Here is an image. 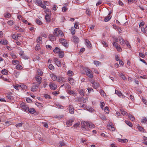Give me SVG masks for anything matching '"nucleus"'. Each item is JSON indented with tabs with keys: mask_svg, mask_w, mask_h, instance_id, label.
Returning a JSON list of instances; mask_svg holds the SVG:
<instances>
[{
	"mask_svg": "<svg viewBox=\"0 0 147 147\" xmlns=\"http://www.w3.org/2000/svg\"><path fill=\"white\" fill-rule=\"evenodd\" d=\"M83 125L82 124V129L84 130V129L85 130H89V128H94V126L93 124L89 123H86V122L83 123Z\"/></svg>",
	"mask_w": 147,
	"mask_h": 147,
	"instance_id": "obj_1",
	"label": "nucleus"
},
{
	"mask_svg": "<svg viewBox=\"0 0 147 147\" xmlns=\"http://www.w3.org/2000/svg\"><path fill=\"white\" fill-rule=\"evenodd\" d=\"M53 34L55 36H59L61 37L64 36L63 32L61 30L59 29V28H56L55 29Z\"/></svg>",
	"mask_w": 147,
	"mask_h": 147,
	"instance_id": "obj_2",
	"label": "nucleus"
},
{
	"mask_svg": "<svg viewBox=\"0 0 147 147\" xmlns=\"http://www.w3.org/2000/svg\"><path fill=\"white\" fill-rule=\"evenodd\" d=\"M49 87L52 90H55L57 89V87L55 83L51 82L49 84Z\"/></svg>",
	"mask_w": 147,
	"mask_h": 147,
	"instance_id": "obj_3",
	"label": "nucleus"
},
{
	"mask_svg": "<svg viewBox=\"0 0 147 147\" xmlns=\"http://www.w3.org/2000/svg\"><path fill=\"white\" fill-rule=\"evenodd\" d=\"M59 41L65 47H68L69 44L66 40L62 38L59 39Z\"/></svg>",
	"mask_w": 147,
	"mask_h": 147,
	"instance_id": "obj_4",
	"label": "nucleus"
},
{
	"mask_svg": "<svg viewBox=\"0 0 147 147\" xmlns=\"http://www.w3.org/2000/svg\"><path fill=\"white\" fill-rule=\"evenodd\" d=\"M87 76L89 77L90 78H93V76L92 74V72L89 69H87L86 71Z\"/></svg>",
	"mask_w": 147,
	"mask_h": 147,
	"instance_id": "obj_5",
	"label": "nucleus"
},
{
	"mask_svg": "<svg viewBox=\"0 0 147 147\" xmlns=\"http://www.w3.org/2000/svg\"><path fill=\"white\" fill-rule=\"evenodd\" d=\"M20 105L21 108L25 111H27L28 109V107L26 105L25 103L24 102L21 103Z\"/></svg>",
	"mask_w": 147,
	"mask_h": 147,
	"instance_id": "obj_6",
	"label": "nucleus"
},
{
	"mask_svg": "<svg viewBox=\"0 0 147 147\" xmlns=\"http://www.w3.org/2000/svg\"><path fill=\"white\" fill-rule=\"evenodd\" d=\"M54 61L56 63L57 65L59 67H61V64L60 61L58 59L56 58L54 59Z\"/></svg>",
	"mask_w": 147,
	"mask_h": 147,
	"instance_id": "obj_7",
	"label": "nucleus"
},
{
	"mask_svg": "<svg viewBox=\"0 0 147 147\" xmlns=\"http://www.w3.org/2000/svg\"><path fill=\"white\" fill-rule=\"evenodd\" d=\"M65 80L64 78L60 76L57 77V82H65Z\"/></svg>",
	"mask_w": 147,
	"mask_h": 147,
	"instance_id": "obj_8",
	"label": "nucleus"
},
{
	"mask_svg": "<svg viewBox=\"0 0 147 147\" xmlns=\"http://www.w3.org/2000/svg\"><path fill=\"white\" fill-rule=\"evenodd\" d=\"M85 44L88 48H91L92 47V45L90 41L88 39H86V40Z\"/></svg>",
	"mask_w": 147,
	"mask_h": 147,
	"instance_id": "obj_9",
	"label": "nucleus"
},
{
	"mask_svg": "<svg viewBox=\"0 0 147 147\" xmlns=\"http://www.w3.org/2000/svg\"><path fill=\"white\" fill-rule=\"evenodd\" d=\"M36 80L38 83L39 84L41 83L42 78L39 76L36 75L35 77Z\"/></svg>",
	"mask_w": 147,
	"mask_h": 147,
	"instance_id": "obj_10",
	"label": "nucleus"
},
{
	"mask_svg": "<svg viewBox=\"0 0 147 147\" xmlns=\"http://www.w3.org/2000/svg\"><path fill=\"white\" fill-rule=\"evenodd\" d=\"M68 80L69 83L72 85H74L75 84V80L73 78H68Z\"/></svg>",
	"mask_w": 147,
	"mask_h": 147,
	"instance_id": "obj_11",
	"label": "nucleus"
},
{
	"mask_svg": "<svg viewBox=\"0 0 147 147\" xmlns=\"http://www.w3.org/2000/svg\"><path fill=\"white\" fill-rule=\"evenodd\" d=\"M93 84V87L94 88L96 89L99 86V84L98 82H92Z\"/></svg>",
	"mask_w": 147,
	"mask_h": 147,
	"instance_id": "obj_12",
	"label": "nucleus"
},
{
	"mask_svg": "<svg viewBox=\"0 0 147 147\" xmlns=\"http://www.w3.org/2000/svg\"><path fill=\"white\" fill-rule=\"evenodd\" d=\"M38 86L37 85H35L31 88V90L32 92L36 91L38 89Z\"/></svg>",
	"mask_w": 147,
	"mask_h": 147,
	"instance_id": "obj_13",
	"label": "nucleus"
},
{
	"mask_svg": "<svg viewBox=\"0 0 147 147\" xmlns=\"http://www.w3.org/2000/svg\"><path fill=\"white\" fill-rule=\"evenodd\" d=\"M31 114H33L35 113L36 112V111L33 108H30L28 109L27 110Z\"/></svg>",
	"mask_w": 147,
	"mask_h": 147,
	"instance_id": "obj_14",
	"label": "nucleus"
},
{
	"mask_svg": "<svg viewBox=\"0 0 147 147\" xmlns=\"http://www.w3.org/2000/svg\"><path fill=\"white\" fill-rule=\"evenodd\" d=\"M55 36L52 34H49V39L51 41H54L55 40Z\"/></svg>",
	"mask_w": 147,
	"mask_h": 147,
	"instance_id": "obj_15",
	"label": "nucleus"
},
{
	"mask_svg": "<svg viewBox=\"0 0 147 147\" xmlns=\"http://www.w3.org/2000/svg\"><path fill=\"white\" fill-rule=\"evenodd\" d=\"M69 108L70 113L71 114H74V107L70 105L69 106Z\"/></svg>",
	"mask_w": 147,
	"mask_h": 147,
	"instance_id": "obj_16",
	"label": "nucleus"
},
{
	"mask_svg": "<svg viewBox=\"0 0 147 147\" xmlns=\"http://www.w3.org/2000/svg\"><path fill=\"white\" fill-rule=\"evenodd\" d=\"M75 43H78L79 41V39L78 37L76 36H74L71 39Z\"/></svg>",
	"mask_w": 147,
	"mask_h": 147,
	"instance_id": "obj_17",
	"label": "nucleus"
},
{
	"mask_svg": "<svg viewBox=\"0 0 147 147\" xmlns=\"http://www.w3.org/2000/svg\"><path fill=\"white\" fill-rule=\"evenodd\" d=\"M119 40L120 42V43L122 45H124L126 44V43L124 40L121 37H119Z\"/></svg>",
	"mask_w": 147,
	"mask_h": 147,
	"instance_id": "obj_18",
	"label": "nucleus"
},
{
	"mask_svg": "<svg viewBox=\"0 0 147 147\" xmlns=\"http://www.w3.org/2000/svg\"><path fill=\"white\" fill-rule=\"evenodd\" d=\"M45 20L47 22H49L51 21L50 16L48 14H46L45 18Z\"/></svg>",
	"mask_w": 147,
	"mask_h": 147,
	"instance_id": "obj_19",
	"label": "nucleus"
},
{
	"mask_svg": "<svg viewBox=\"0 0 147 147\" xmlns=\"http://www.w3.org/2000/svg\"><path fill=\"white\" fill-rule=\"evenodd\" d=\"M59 57L60 58H61L63 57L64 56V53L63 51L60 50L58 53Z\"/></svg>",
	"mask_w": 147,
	"mask_h": 147,
	"instance_id": "obj_20",
	"label": "nucleus"
},
{
	"mask_svg": "<svg viewBox=\"0 0 147 147\" xmlns=\"http://www.w3.org/2000/svg\"><path fill=\"white\" fill-rule=\"evenodd\" d=\"M35 3L36 4L40 6L42 4V1L41 0H35Z\"/></svg>",
	"mask_w": 147,
	"mask_h": 147,
	"instance_id": "obj_21",
	"label": "nucleus"
},
{
	"mask_svg": "<svg viewBox=\"0 0 147 147\" xmlns=\"http://www.w3.org/2000/svg\"><path fill=\"white\" fill-rule=\"evenodd\" d=\"M51 78L53 81H57V77L54 74H53L51 76Z\"/></svg>",
	"mask_w": 147,
	"mask_h": 147,
	"instance_id": "obj_22",
	"label": "nucleus"
},
{
	"mask_svg": "<svg viewBox=\"0 0 147 147\" xmlns=\"http://www.w3.org/2000/svg\"><path fill=\"white\" fill-rule=\"evenodd\" d=\"M111 18V16L109 15L107 17H105L104 19L105 22H107L110 20Z\"/></svg>",
	"mask_w": 147,
	"mask_h": 147,
	"instance_id": "obj_23",
	"label": "nucleus"
},
{
	"mask_svg": "<svg viewBox=\"0 0 147 147\" xmlns=\"http://www.w3.org/2000/svg\"><path fill=\"white\" fill-rule=\"evenodd\" d=\"M137 127L140 131L141 132H144V129L142 127L138 125L137 126Z\"/></svg>",
	"mask_w": 147,
	"mask_h": 147,
	"instance_id": "obj_24",
	"label": "nucleus"
},
{
	"mask_svg": "<svg viewBox=\"0 0 147 147\" xmlns=\"http://www.w3.org/2000/svg\"><path fill=\"white\" fill-rule=\"evenodd\" d=\"M53 51L55 53H58L60 51V49L58 47H56Z\"/></svg>",
	"mask_w": 147,
	"mask_h": 147,
	"instance_id": "obj_25",
	"label": "nucleus"
},
{
	"mask_svg": "<svg viewBox=\"0 0 147 147\" xmlns=\"http://www.w3.org/2000/svg\"><path fill=\"white\" fill-rule=\"evenodd\" d=\"M99 117L103 120H106V118L105 115L102 114H100L99 115Z\"/></svg>",
	"mask_w": 147,
	"mask_h": 147,
	"instance_id": "obj_26",
	"label": "nucleus"
},
{
	"mask_svg": "<svg viewBox=\"0 0 147 147\" xmlns=\"http://www.w3.org/2000/svg\"><path fill=\"white\" fill-rule=\"evenodd\" d=\"M4 16L6 18H9L11 17V15L9 13H4Z\"/></svg>",
	"mask_w": 147,
	"mask_h": 147,
	"instance_id": "obj_27",
	"label": "nucleus"
},
{
	"mask_svg": "<svg viewBox=\"0 0 147 147\" xmlns=\"http://www.w3.org/2000/svg\"><path fill=\"white\" fill-rule=\"evenodd\" d=\"M74 74V73L73 71L70 70L68 71L67 72V74L69 76H73Z\"/></svg>",
	"mask_w": 147,
	"mask_h": 147,
	"instance_id": "obj_28",
	"label": "nucleus"
},
{
	"mask_svg": "<svg viewBox=\"0 0 147 147\" xmlns=\"http://www.w3.org/2000/svg\"><path fill=\"white\" fill-rule=\"evenodd\" d=\"M72 122H73V121L72 120H69L67 122L66 125L67 126L71 125L72 123Z\"/></svg>",
	"mask_w": 147,
	"mask_h": 147,
	"instance_id": "obj_29",
	"label": "nucleus"
},
{
	"mask_svg": "<svg viewBox=\"0 0 147 147\" xmlns=\"http://www.w3.org/2000/svg\"><path fill=\"white\" fill-rule=\"evenodd\" d=\"M20 87L23 90H25L27 88V86L23 84H21L20 85Z\"/></svg>",
	"mask_w": 147,
	"mask_h": 147,
	"instance_id": "obj_30",
	"label": "nucleus"
},
{
	"mask_svg": "<svg viewBox=\"0 0 147 147\" xmlns=\"http://www.w3.org/2000/svg\"><path fill=\"white\" fill-rule=\"evenodd\" d=\"M94 63L96 66L99 65L101 64V63L100 62L97 61H94Z\"/></svg>",
	"mask_w": 147,
	"mask_h": 147,
	"instance_id": "obj_31",
	"label": "nucleus"
},
{
	"mask_svg": "<svg viewBox=\"0 0 147 147\" xmlns=\"http://www.w3.org/2000/svg\"><path fill=\"white\" fill-rule=\"evenodd\" d=\"M128 117L129 118L131 121H133L135 119L134 117L131 115V114H129L128 115Z\"/></svg>",
	"mask_w": 147,
	"mask_h": 147,
	"instance_id": "obj_32",
	"label": "nucleus"
},
{
	"mask_svg": "<svg viewBox=\"0 0 147 147\" xmlns=\"http://www.w3.org/2000/svg\"><path fill=\"white\" fill-rule=\"evenodd\" d=\"M0 43L4 45H6L8 43V41L7 40H4L3 41H0Z\"/></svg>",
	"mask_w": 147,
	"mask_h": 147,
	"instance_id": "obj_33",
	"label": "nucleus"
},
{
	"mask_svg": "<svg viewBox=\"0 0 147 147\" xmlns=\"http://www.w3.org/2000/svg\"><path fill=\"white\" fill-rule=\"evenodd\" d=\"M119 141L121 142L125 143L127 142L128 140L126 139H119Z\"/></svg>",
	"mask_w": 147,
	"mask_h": 147,
	"instance_id": "obj_34",
	"label": "nucleus"
},
{
	"mask_svg": "<svg viewBox=\"0 0 147 147\" xmlns=\"http://www.w3.org/2000/svg\"><path fill=\"white\" fill-rule=\"evenodd\" d=\"M115 93L119 96H121L122 95L120 91H119L117 90H115Z\"/></svg>",
	"mask_w": 147,
	"mask_h": 147,
	"instance_id": "obj_35",
	"label": "nucleus"
},
{
	"mask_svg": "<svg viewBox=\"0 0 147 147\" xmlns=\"http://www.w3.org/2000/svg\"><path fill=\"white\" fill-rule=\"evenodd\" d=\"M6 97L9 100H12L13 99V97L7 94V95L6 96Z\"/></svg>",
	"mask_w": 147,
	"mask_h": 147,
	"instance_id": "obj_36",
	"label": "nucleus"
},
{
	"mask_svg": "<svg viewBox=\"0 0 147 147\" xmlns=\"http://www.w3.org/2000/svg\"><path fill=\"white\" fill-rule=\"evenodd\" d=\"M7 24L10 26L12 25L14 23V21L13 20H10L8 21L7 22Z\"/></svg>",
	"mask_w": 147,
	"mask_h": 147,
	"instance_id": "obj_37",
	"label": "nucleus"
},
{
	"mask_svg": "<svg viewBox=\"0 0 147 147\" xmlns=\"http://www.w3.org/2000/svg\"><path fill=\"white\" fill-rule=\"evenodd\" d=\"M1 73L2 74L5 75H6L7 74V71L5 69H4L2 70L1 71Z\"/></svg>",
	"mask_w": 147,
	"mask_h": 147,
	"instance_id": "obj_38",
	"label": "nucleus"
},
{
	"mask_svg": "<svg viewBox=\"0 0 147 147\" xmlns=\"http://www.w3.org/2000/svg\"><path fill=\"white\" fill-rule=\"evenodd\" d=\"M120 76L123 80H125L126 79V78L125 76L123 73H121L120 74Z\"/></svg>",
	"mask_w": 147,
	"mask_h": 147,
	"instance_id": "obj_39",
	"label": "nucleus"
},
{
	"mask_svg": "<svg viewBox=\"0 0 147 147\" xmlns=\"http://www.w3.org/2000/svg\"><path fill=\"white\" fill-rule=\"evenodd\" d=\"M12 62L13 64L14 65H16L19 63V61L17 60H13Z\"/></svg>",
	"mask_w": 147,
	"mask_h": 147,
	"instance_id": "obj_40",
	"label": "nucleus"
},
{
	"mask_svg": "<svg viewBox=\"0 0 147 147\" xmlns=\"http://www.w3.org/2000/svg\"><path fill=\"white\" fill-rule=\"evenodd\" d=\"M79 22H75L74 24V28L76 29L79 28V26L78 25Z\"/></svg>",
	"mask_w": 147,
	"mask_h": 147,
	"instance_id": "obj_41",
	"label": "nucleus"
},
{
	"mask_svg": "<svg viewBox=\"0 0 147 147\" xmlns=\"http://www.w3.org/2000/svg\"><path fill=\"white\" fill-rule=\"evenodd\" d=\"M35 22L36 24L39 25H40L42 24L41 21L38 19H36L35 20Z\"/></svg>",
	"mask_w": 147,
	"mask_h": 147,
	"instance_id": "obj_42",
	"label": "nucleus"
},
{
	"mask_svg": "<svg viewBox=\"0 0 147 147\" xmlns=\"http://www.w3.org/2000/svg\"><path fill=\"white\" fill-rule=\"evenodd\" d=\"M79 92L80 95L82 96H84V92L82 89L80 90Z\"/></svg>",
	"mask_w": 147,
	"mask_h": 147,
	"instance_id": "obj_43",
	"label": "nucleus"
},
{
	"mask_svg": "<svg viewBox=\"0 0 147 147\" xmlns=\"http://www.w3.org/2000/svg\"><path fill=\"white\" fill-rule=\"evenodd\" d=\"M63 117V115H57L54 116V117L56 118L59 119L62 118Z\"/></svg>",
	"mask_w": 147,
	"mask_h": 147,
	"instance_id": "obj_44",
	"label": "nucleus"
},
{
	"mask_svg": "<svg viewBox=\"0 0 147 147\" xmlns=\"http://www.w3.org/2000/svg\"><path fill=\"white\" fill-rule=\"evenodd\" d=\"M23 68V67L22 66L18 64L17 66H16V69H22Z\"/></svg>",
	"mask_w": 147,
	"mask_h": 147,
	"instance_id": "obj_45",
	"label": "nucleus"
},
{
	"mask_svg": "<svg viewBox=\"0 0 147 147\" xmlns=\"http://www.w3.org/2000/svg\"><path fill=\"white\" fill-rule=\"evenodd\" d=\"M141 122L142 123H146L147 122V119L146 117H144L142 119Z\"/></svg>",
	"mask_w": 147,
	"mask_h": 147,
	"instance_id": "obj_46",
	"label": "nucleus"
},
{
	"mask_svg": "<svg viewBox=\"0 0 147 147\" xmlns=\"http://www.w3.org/2000/svg\"><path fill=\"white\" fill-rule=\"evenodd\" d=\"M71 32L72 34H75V30L73 27H72L71 28Z\"/></svg>",
	"mask_w": 147,
	"mask_h": 147,
	"instance_id": "obj_47",
	"label": "nucleus"
},
{
	"mask_svg": "<svg viewBox=\"0 0 147 147\" xmlns=\"http://www.w3.org/2000/svg\"><path fill=\"white\" fill-rule=\"evenodd\" d=\"M125 122L129 127H132V124L130 121H125Z\"/></svg>",
	"mask_w": 147,
	"mask_h": 147,
	"instance_id": "obj_48",
	"label": "nucleus"
},
{
	"mask_svg": "<svg viewBox=\"0 0 147 147\" xmlns=\"http://www.w3.org/2000/svg\"><path fill=\"white\" fill-rule=\"evenodd\" d=\"M56 105L58 108L62 109H63V107L60 104H56Z\"/></svg>",
	"mask_w": 147,
	"mask_h": 147,
	"instance_id": "obj_49",
	"label": "nucleus"
},
{
	"mask_svg": "<svg viewBox=\"0 0 147 147\" xmlns=\"http://www.w3.org/2000/svg\"><path fill=\"white\" fill-rule=\"evenodd\" d=\"M100 93L101 95L103 96H105V95L106 94L104 91L102 90H100Z\"/></svg>",
	"mask_w": 147,
	"mask_h": 147,
	"instance_id": "obj_50",
	"label": "nucleus"
},
{
	"mask_svg": "<svg viewBox=\"0 0 147 147\" xmlns=\"http://www.w3.org/2000/svg\"><path fill=\"white\" fill-rule=\"evenodd\" d=\"M105 112L107 114H108L109 113V110L107 107H106L105 109Z\"/></svg>",
	"mask_w": 147,
	"mask_h": 147,
	"instance_id": "obj_51",
	"label": "nucleus"
},
{
	"mask_svg": "<svg viewBox=\"0 0 147 147\" xmlns=\"http://www.w3.org/2000/svg\"><path fill=\"white\" fill-rule=\"evenodd\" d=\"M86 13L87 15L90 16V10L87 9L86 11Z\"/></svg>",
	"mask_w": 147,
	"mask_h": 147,
	"instance_id": "obj_52",
	"label": "nucleus"
},
{
	"mask_svg": "<svg viewBox=\"0 0 147 147\" xmlns=\"http://www.w3.org/2000/svg\"><path fill=\"white\" fill-rule=\"evenodd\" d=\"M42 38L39 36L38 37V38L37 39L36 41L37 42H40V41H41L42 42Z\"/></svg>",
	"mask_w": 147,
	"mask_h": 147,
	"instance_id": "obj_53",
	"label": "nucleus"
},
{
	"mask_svg": "<svg viewBox=\"0 0 147 147\" xmlns=\"http://www.w3.org/2000/svg\"><path fill=\"white\" fill-rule=\"evenodd\" d=\"M67 9V8L66 7H63L62 8V11L63 12H65Z\"/></svg>",
	"mask_w": 147,
	"mask_h": 147,
	"instance_id": "obj_54",
	"label": "nucleus"
},
{
	"mask_svg": "<svg viewBox=\"0 0 147 147\" xmlns=\"http://www.w3.org/2000/svg\"><path fill=\"white\" fill-rule=\"evenodd\" d=\"M13 39L16 40L18 38V36L15 34H13L12 36Z\"/></svg>",
	"mask_w": 147,
	"mask_h": 147,
	"instance_id": "obj_55",
	"label": "nucleus"
},
{
	"mask_svg": "<svg viewBox=\"0 0 147 147\" xmlns=\"http://www.w3.org/2000/svg\"><path fill=\"white\" fill-rule=\"evenodd\" d=\"M101 43L102 44V45L105 47H107L108 46V45L107 43L104 41H101Z\"/></svg>",
	"mask_w": 147,
	"mask_h": 147,
	"instance_id": "obj_56",
	"label": "nucleus"
},
{
	"mask_svg": "<svg viewBox=\"0 0 147 147\" xmlns=\"http://www.w3.org/2000/svg\"><path fill=\"white\" fill-rule=\"evenodd\" d=\"M23 123H20L16 125V126L17 127H22Z\"/></svg>",
	"mask_w": 147,
	"mask_h": 147,
	"instance_id": "obj_57",
	"label": "nucleus"
},
{
	"mask_svg": "<svg viewBox=\"0 0 147 147\" xmlns=\"http://www.w3.org/2000/svg\"><path fill=\"white\" fill-rule=\"evenodd\" d=\"M49 68L51 70H53L54 69V67L52 64H50L49 66Z\"/></svg>",
	"mask_w": 147,
	"mask_h": 147,
	"instance_id": "obj_58",
	"label": "nucleus"
},
{
	"mask_svg": "<svg viewBox=\"0 0 147 147\" xmlns=\"http://www.w3.org/2000/svg\"><path fill=\"white\" fill-rule=\"evenodd\" d=\"M41 35L42 37L45 38H46L47 36V35L44 32H41Z\"/></svg>",
	"mask_w": 147,
	"mask_h": 147,
	"instance_id": "obj_59",
	"label": "nucleus"
},
{
	"mask_svg": "<svg viewBox=\"0 0 147 147\" xmlns=\"http://www.w3.org/2000/svg\"><path fill=\"white\" fill-rule=\"evenodd\" d=\"M102 3V1L101 0H99L98 2L96 3V5L98 6Z\"/></svg>",
	"mask_w": 147,
	"mask_h": 147,
	"instance_id": "obj_60",
	"label": "nucleus"
},
{
	"mask_svg": "<svg viewBox=\"0 0 147 147\" xmlns=\"http://www.w3.org/2000/svg\"><path fill=\"white\" fill-rule=\"evenodd\" d=\"M21 57L22 58L25 59H28V57L27 56L25 55V54H24L23 55H22Z\"/></svg>",
	"mask_w": 147,
	"mask_h": 147,
	"instance_id": "obj_61",
	"label": "nucleus"
},
{
	"mask_svg": "<svg viewBox=\"0 0 147 147\" xmlns=\"http://www.w3.org/2000/svg\"><path fill=\"white\" fill-rule=\"evenodd\" d=\"M65 87L67 89H69L71 88L70 86L67 84H65Z\"/></svg>",
	"mask_w": 147,
	"mask_h": 147,
	"instance_id": "obj_62",
	"label": "nucleus"
},
{
	"mask_svg": "<svg viewBox=\"0 0 147 147\" xmlns=\"http://www.w3.org/2000/svg\"><path fill=\"white\" fill-rule=\"evenodd\" d=\"M44 96L46 99H50L51 98L50 96L48 94H45Z\"/></svg>",
	"mask_w": 147,
	"mask_h": 147,
	"instance_id": "obj_63",
	"label": "nucleus"
},
{
	"mask_svg": "<svg viewBox=\"0 0 147 147\" xmlns=\"http://www.w3.org/2000/svg\"><path fill=\"white\" fill-rule=\"evenodd\" d=\"M40 48V47L39 45H37L35 47V49L36 50H39Z\"/></svg>",
	"mask_w": 147,
	"mask_h": 147,
	"instance_id": "obj_64",
	"label": "nucleus"
}]
</instances>
